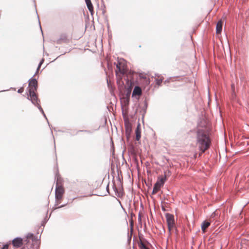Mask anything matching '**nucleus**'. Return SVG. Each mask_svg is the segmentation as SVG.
Returning <instances> with one entry per match:
<instances>
[{"instance_id":"f257e3e1","label":"nucleus","mask_w":249,"mask_h":249,"mask_svg":"<svg viewBox=\"0 0 249 249\" xmlns=\"http://www.w3.org/2000/svg\"><path fill=\"white\" fill-rule=\"evenodd\" d=\"M211 143L208 132L205 130L198 129L196 132V144L201 153L209 148Z\"/></svg>"},{"instance_id":"f03ea898","label":"nucleus","mask_w":249,"mask_h":249,"mask_svg":"<svg viewBox=\"0 0 249 249\" xmlns=\"http://www.w3.org/2000/svg\"><path fill=\"white\" fill-rule=\"evenodd\" d=\"M169 231L170 232L172 228L174 227V217L173 214L167 213L165 214Z\"/></svg>"},{"instance_id":"7ed1b4c3","label":"nucleus","mask_w":249,"mask_h":249,"mask_svg":"<svg viewBox=\"0 0 249 249\" xmlns=\"http://www.w3.org/2000/svg\"><path fill=\"white\" fill-rule=\"evenodd\" d=\"M27 99L31 101L32 104L35 106L38 105V103H39L40 102V100L38 99L36 94V93L35 91H34L29 92Z\"/></svg>"},{"instance_id":"20e7f679","label":"nucleus","mask_w":249,"mask_h":249,"mask_svg":"<svg viewBox=\"0 0 249 249\" xmlns=\"http://www.w3.org/2000/svg\"><path fill=\"white\" fill-rule=\"evenodd\" d=\"M29 88L28 91H36L37 89V81L36 78H32L29 80Z\"/></svg>"},{"instance_id":"39448f33","label":"nucleus","mask_w":249,"mask_h":249,"mask_svg":"<svg viewBox=\"0 0 249 249\" xmlns=\"http://www.w3.org/2000/svg\"><path fill=\"white\" fill-rule=\"evenodd\" d=\"M64 193V190L61 186L56 185L55 191V199H61Z\"/></svg>"},{"instance_id":"423d86ee","label":"nucleus","mask_w":249,"mask_h":249,"mask_svg":"<svg viewBox=\"0 0 249 249\" xmlns=\"http://www.w3.org/2000/svg\"><path fill=\"white\" fill-rule=\"evenodd\" d=\"M166 178V175L164 176V177H160L158 178L157 181L155 183L154 185V187L157 188L159 191L160 189V188L163 185Z\"/></svg>"},{"instance_id":"0eeeda50","label":"nucleus","mask_w":249,"mask_h":249,"mask_svg":"<svg viewBox=\"0 0 249 249\" xmlns=\"http://www.w3.org/2000/svg\"><path fill=\"white\" fill-rule=\"evenodd\" d=\"M29 239H32V241L34 242L35 244H36V246H37V247H39L38 241L37 239V238L36 237L33 233H28L26 236V239L24 240V241L26 242V243H28Z\"/></svg>"},{"instance_id":"6e6552de","label":"nucleus","mask_w":249,"mask_h":249,"mask_svg":"<svg viewBox=\"0 0 249 249\" xmlns=\"http://www.w3.org/2000/svg\"><path fill=\"white\" fill-rule=\"evenodd\" d=\"M12 244L14 247L19 248L23 244V239L20 237H16L13 240Z\"/></svg>"},{"instance_id":"1a4fd4ad","label":"nucleus","mask_w":249,"mask_h":249,"mask_svg":"<svg viewBox=\"0 0 249 249\" xmlns=\"http://www.w3.org/2000/svg\"><path fill=\"white\" fill-rule=\"evenodd\" d=\"M142 93L141 88L139 86H135L132 92V97L140 96Z\"/></svg>"},{"instance_id":"9d476101","label":"nucleus","mask_w":249,"mask_h":249,"mask_svg":"<svg viewBox=\"0 0 249 249\" xmlns=\"http://www.w3.org/2000/svg\"><path fill=\"white\" fill-rule=\"evenodd\" d=\"M121 63L120 62H118L117 64H116V75H118V72H120L122 74H125L126 72L124 68H121Z\"/></svg>"},{"instance_id":"9b49d317","label":"nucleus","mask_w":249,"mask_h":249,"mask_svg":"<svg viewBox=\"0 0 249 249\" xmlns=\"http://www.w3.org/2000/svg\"><path fill=\"white\" fill-rule=\"evenodd\" d=\"M125 127L126 137H127V140H128L129 138V137L130 136V133L131 132V126L129 123H125Z\"/></svg>"},{"instance_id":"f8f14e48","label":"nucleus","mask_w":249,"mask_h":249,"mask_svg":"<svg viewBox=\"0 0 249 249\" xmlns=\"http://www.w3.org/2000/svg\"><path fill=\"white\" fill-rule=\"evenodd\" d=\"M136 133V140L137 141H139L141 137V127L140 124H139L137 126V128L135 130Z\"/></svg>"},{"instance_id":"ddd939ff","label":"nucleus","mask_w":249,"mask_h":249,"mask_svg":"<svg viewBox=\"0 0 249 249\" xmlns=\"http://www.w3.org/2000/svg\"><path fill=\"white\" fill-rule=\"evenodd\" d=\"M210 225V223L206 220L204 221L201 224V230L203 233L205 232L206 229Z\"/></svg>"},{"instance_id":"4468645a","label":"nucleus","mask_w":249,"mask_h":249,"mask_svg":"<svg viewBox=\"0 0 249 249\" xmlns=\"http://www.w3.org/2000/svg\"><path fill=\"white\" fill-rule=\"evenodd\" d=\"M67 40V36L65 34H62L60 36L59 38L57 39L55 41L56 43L60 44L62 42H66Z\"/></svg>"},{"instance_id":"2eb2a0df","label":"nucleus","mask_w":249,"mask_h":249,"mask_svg":"<svg viewBox=\"0 0 249 249\" xmlns=\"http://www.w3.org/2000/svg\"><path fill=\"white\" fill-rule=\"evenodd\" d=\"M222 26H223V22L222 20H219L216 26V33L217 34H220L222 29Z\"/></svg>"},{"instance_id":"dca6fc26","label":"nucleus","mask_w":249,"mask_h":249,"mask_svg":"<svg viewBox=\"0 0 249 249\" xmlns=\"http://www.w3.org/2000/svg\"><path fill=\"white\" fill-rule=\"evenodd\" d=\"M140 249H149L141 240L138 243Z\"/></svg>"},{"instance_id":"f3484780","label":"nucleus","mask_w":249,"mask_h":249,"mask_svg":"<svg viewBox=\"0 0 249 249\" xmlns=\"http://www.w3.org/2000/svg\"><path fill=\"white\" fill-rule=\"evenodd\" d=\"M86 4H87V7H88L89 10L91 13H92L93 11V5H92V4L91 1L89 2H87Z\"/></svg>"},{"instance_id":"a211bd4d","label":"nucleus","mask_w":249,"mask_h":249,"mask_svg":"<svg viewBox=\"0 0 249 249\" xmlns=\"http://www.w3.org/2000/svg\"><path fill=\"white\" fill-rule=\"evenodd\" d=\"M86 132L89 134H91V133H93L94 130H79L78 131V132Z\"/></svg>"},{"instance_id":"6ab92c4d","label":"nucleus","mask_w":249,"mask_h":249,"mask_svg":"<svg viewBox=\"0 0 249 249\" xmlns=\"http://www.w3.org/2000/svg\"><path fill=\"white\" fill-rule=\"evenodd\" d=\"M162 79H156V84L160 86L161 85V83H162Z\"/></svg>"},{"instance_id":"aec40b11","label":"nucleus","mask_w":249,"mask_h":249,"mask_svg":"<svg viewBox=\"0 0 249 249\" xmlns=\"http://www.w3.org/2000/svg\"><path fill=\"white\" fill-rule=\"evenodd\" d=\"M48 220V219H47V217H45L44 219V220L42 222L41 226L43 227H44L45 224L47 222V221Z\"/></svg>"},{"instance_id":"412c9836","label":"nucleus","mask_w":249,"mask_h":249,"mask_svg":"<svg viewBox=\"0 0 249 249\" xmlns=\"http://www.w3.org/2000/svg\"><path fill=\"white\" fill-rule=\"evenodd\" d=\"M159 191L158 190H157V188H155V187H153V191H152V194H155L156 193H157Z\"/></svg>"},{"instance_id":"4be33fe9","label":"nucleus","mask_w":249,"mask_h":249,"mask_svg":"<svg viewBox=\"0 0 249 249\" xmlns=\"http://www.w3.org/2000/svg\"><path fill=\"white\" fill-rule=\"evenodd\" d=\"M36 106L37 107V108L39 109L40 112H43V110L42 108L41 107V106L39 105V103H38V105H36Z\"/></svg>"},{"instance_id":"5701e85b","label":"nucleus","mask_w":249,"mask_h":249,"mask_svg":"<svg viewBox=\"0 0 249 249\" xmlns=\"http://www.w3.org/2000/svg\"><path fill=\"white\" fill-rule=\"evenodd\" d=\"M23 91H24L23 88H20V89H19L18 90V92L19 93H21L22 92H23Z\"/></svg>"},{"instance_id":"b1692460","label":"nucleus","mask_w":249,"mask_h":249,"mask_svg":"<svg viewBox=\"0 0 249 249\" xmlns=\"http://www.w3.org/2000/svg\"><path fill=\"white\" fill-rule=\"evenodd\" d=\"M67 205V204H63V205H62L58 207H55V208H53V210H54L56 209H58V208H62L64 206H65L66 205Z\"/></svg>"},{"instance_id":"393cba45","label":"nucleus","mask_w":249,"mask_h":249,"mask_svg":"<svg viewBox=\"0 0 249 249\" xmlns=\"http://www.w3.org/2000/svg\"><path fill=\"white\" fill-rule=\"evenodd\" d=\"M60 199H55V206H57L58 205H59L60 203Z\"/></svg>"},{"instance_id":"a878e982","label":"nucleus","mask_w":249,"mask_h":249,"mask_svg":"<svg viewBox=\"0 0 249 249\" xmlns=\"http://www.w3.org/2000/svg\"><path fill=\"white\" fill-rule=\"evenodd\" d=\"M8 249V244H5L3 246V247L1 249Z\"/></svg>"},{"instance_id":"bb28decb","label":"nucleus","mask_w":249,"mask_h":249,"mask_svg":"<svg viewBox=\"0 0 249 249\" xmlns=\"http://www.w3.org/2000/svg\"><path fill=\"white\" fill-rule=\"evenodd\" d=\"M41 112V113H42V114H43V116L45 118V119H46V120H47V117H46V115H45V113H44V111L43 110V112Z\"/></svg>"},{"instance_id":"cd10ccee","label":"nucleus","mask_w":249,"mask_h":249,"mask_svg":"<svg viewBox=\"0 0 249 249\" xmlns=\"http://www.w3.org/2000/svg\"><path fill=\"white\" fill-rule=\"evenodd\" d=\"M114 191L115 192L116 194L117 193H118V190H117V188H116V187H114Z\"/></svg>"},{"instance_id":"c85d7f7f","label":"nucleus","mask_w":249,"mask_h":249,"mask_svg":"<svg viewBox=\"0 0 249 249\" xmlns=\"http://www.w3.org/2000/svg\"><path fill=\"white\" fill-rule=\"evenodd\" d=\"M138 219H139V220L141 221V216L140 213L139 214Z\"/></svg>"},{"instance_id":"c756f323","label":"nucleus","mask_w":249,"mask_h":249,"mask_svg":"<svg viewBox=\"0 0 249 249\" xmlns=\"http://www.w3.org/2000/svg\"><path fill=\"white\" fill-rule=\"evenodd\" d=\"M215 215V213L214 212L212 214V217H213Z\"/></svg>"},{"instance_id":"7c9ffc66","label":"nucleus","mask_w":249,"mask_h":249,"mask_svg":"<svg viewBox=\"0 0 249 249\" xmlns=\"http://www.w3.org/2000/svg\"><path fill=\"white\" fill-rule=\"evenodd\" d=\"M41 66V64H40V63H39L38 66V67H37V68H38V69H40V68Z\"/></svg>"},{"instance_id":"2f4dec72","label":"nucleus","mask_w":249,"mask_h":249,"mask_svg":"<svg viewBox=\"0 0 249 249\" xmlns=\"http://www.w3.org/2000/svg\"><path fill=\"white\" fill-rule=\"evenodd\" d=\"M39 70V69H38V68H37V70H36V73L35 74V75H34V76H35V75H36V74L38 72V71Z\"/></svg>"},{"instance_id":"473e14b6","label":"nucleus","mask_w":249,"mask_h":249,"mask_svg":"<svg viewBox=\"0 0 249 249\" xmlns=\"http://www.w3.org/2000/svg\"><path fill=\"white\" fill-rule=\"evenodd\" d=\"M43 61H44V60L43 59H42L41 61L40 62V64H41L42 65V64L43 63Z\"/></svg>"},{"instance_id":"72a5a7b5","label":"nucleus","mask_w":249,"mask_h":249,"mask_svg":"<svg viewBox=\"0 0 249 249\" xmlns=\"http://www.w3.org/2000/svg\"><path fill=\"white\" fill-rule=\"evenodd\" d=\"M86 3L90 1V0H85Z\"/></svg>"},{"instance_id":"f704fd0d","label":"nucleus","mask_w":249,"mask_h":249,"mask_svg":"<svg viewBox=\"0 0 249 249\" xmlns=\"http://www.w3.org/2000/svg\"><path fill=\"white\" fill-rule=\"evenodd\" d=\"M8 90H2L1 91H0V92H4V91H7Z\"/></svg>"},{"instance_id":"c9c22d12","label":"nucleus","mask_w":249,"mask_h":249,"mask_svg":"<svg viewBox=\"0 0 249 249\" xmlns=\"http://www.w3.org/2000/svg\"><path fill=\"white\" fill-rule=\"evenodd\" d=\"M142 78H144V79H146V77L145 76H142Z\"/></svg>"},{"instance_id":"e433bc0d","label":"nucleus","mask_w":249,"mask_h":249,"mask_svg":"<svg viewBox=\"0 0 249 249\" xmlns=\"http://www.w3.org/2000/svg\"><path fill=\"white\" fill-rule=\"evenodd\" d=\"M147 103L145 102V107H147Z\"/></svg>"},{"instance_id":"4c0bfd02","label":"nucleus","mask_w":249,"mask_h":249,"mask_svg":"<svg viewBox=\"0 0 249 249\" xmlns=\"http://www.w3.org/2000/svg\"><path fill=\"white\" fill-rule=\"evenodd\" d=\"M11 89H13L14 90H16V89L15 88H11Z\"/></svg>"},{"instance_id":"58836bf2","label":"nucleus","mask_w":249,"mask_h":249,"mask_svg":"<svg viewBox=\"0 0 249 249\" xmlns=\"http://www.w3.org/2000/svg\"><path fill=\"white\" fill-rule=\"evenodd\" d=\"M162 210H163V211H165V208H162Z\"/></svg>"},{"instance_id":"ea45409f","label":"nucleus","mask_w":249,"mask_h":249,"mask_svg":"<svg viewBox=\"0 0 249 249\" xmlns=\"http://www.w3.org/2000/svg\"><path fill=\"white\" fill-rule=\"evenodd\" d=\"M108 185H107V190H108Z\"/></svg>"},{"instance_id":"a19ab883","label":"nucleus","mask_w":249,"mask_h":249,"mask_svg":"<svg viewBox=\"0 0 249 249\" xmlns=\"http://www.w3.org/2000/svg\"><path fill=\"white\" fill-rule=\"evenodd\" d=\"M167 82H168L167 80L165 81L164 83H166Z\"/></svg>"},{"instance_id":"79ce46f5","label":"nucleus","mask_w":249,"mask_h":249,"mask_svg":"<svg viewBox=\"0 0 249 249\" xmlns=\"http://www.w3.org/2000/svg\"><path fill=\"white\" fill-rule=\"evenodd\" d=\"M147 83L148 84H149V83H150V81H147Z\"/></svg>"},{"instance_id":"37998d69","label":"nucleus","mask_w":249,"mask_h":249,"mask_svg":"<svg viewBox=\"0 0 249 249\" xmlns=\"http://www.w3.org/2000/svg\"><path fill=\"white\" fill-rule=\"evenodd\" d=\"M234 86L233 85H232V88L233 89Z\"/></svg>"},{"instance_id":"c03bdc74","label":"nucleus","mask_w":249,"mask_h":249,"mask_svg":"<svg viewBox=\"0 0 249 249\" xmlns=\"http://www.w3.org/2000/svg\"><path fill=\"white\" fill-rule=\"evenodd\" d=\"M47 122H48V124H50V123H49V122H48V119L47 120Z\"/></svg>"}]
</instances>
